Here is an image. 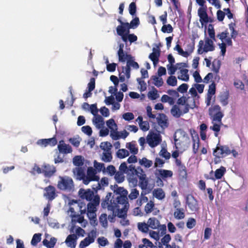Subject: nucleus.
I'll list each match as a JSON object with an SVG mask.
<instances>
[{"label": "nucleus", "instance_id": "obj_1", "mask_svg": "<svg viewBox=\"0 0 248 248\" xmlns=\"http://www.w3.org/2000/svg\"><path fill=\"white\" fill-rule=\"evenodd\" d=\"M112 190L115 195H112L111 193H108L105 200L101 203L103 208H107L108 210L114 211L118 208V202L120 197H127L128 191L123 187H119L117 185L111 186Z\"/></svg>", "mask_w": 248, "mask_h": 248}, {"label": "nucleus", "instance_id": "obj_2", "mask_svg": "<svg viewBox=\"0 0 248 248\" xmlns=\"http://www.w3.org/2000/svg\"><path fill=\"white\" fill-rule=\"evenodd\" d=\"M73 172L77 179L82 180L83 183L86 185L92 181H97L99 179V176L95 175V171L93 167L88 168L86 175L81 168L76 167L73 169Z\"/></svg>", "mask_w": 248, "mask_h": 248}, {"label": "nucleus", "instance_id": "obj_3", "mask_svg": "<svg viewBox=\"0 0 248 248\" xmlns=\"http://www.w3.org/2000/svg\"><path fill=\"white\" fill-rule=\"evenodd\" d=\"M174 139L177 149L185 150L189 145L190 140L188 135L182 129H179L176 131Z\"/></svg>", "mask_w": 248, "mask_h": 248}, {"label": "nucleus", "instance_id": "obj_4", "mask_svg": "<svg viewBox=\"0 0 248 248\" xmlns=\"http://www.w3.org/2000/svg\"><path fill=\"white\" fill-rule=\"evenodd\" d=\"M58 187L61 190L67 192L73 191L74 185L72 179L67 176L60 177L58 183Z\"/></svg>", "mask_w": 248, "mask_h": 248}, {"label": "nucleus", "instance_id": "obj_5", "mask_svg": "<svg viewBox=\"0 0 248 248\" xmlns=\"http://www.w3.org/2000/svg\"><path fill=\"white\" fill-rule=\"evenodd\" d=\"M99 202L100 198L96 195L93 200L88 204L87 215L90 220H93L96 218V207L99 205Z\"/></svg>", "mask_w": 248, "mask_h": 248}, {"label": "nucleus", "instance_id": "obj_6", "mask_svg": "<svg viewBox=\"0 0 248 248\" xmlns=\"http://www.w3.org/2000/svg\"><path fill=\"white\" fill-rule=\"evenodd\" d=\"M118 209L116 210V215L120 218L126 217L129 204L127 197H120L118 202Z\"/></svg>", "mask_w": 248, "mask_h": 248}, {"label": "nucleus", "instance_id": "obj_7", "mask_svg": "<svg viewBox=\"0 0 248 248\" xmlns=\"http://www.w3.org/2000/svg\"><path fill=\"white\" fill-rule=\"evenodd\" d=\"M215 46H214L213 41L208 38L205 39L204 43L203 41L201 40L199 42L198 53L202 54L203 52H207L214 50Z\"/></svg>", "mask_w": 248, "mask_h": 248}, {"label": "nucleus", "instance_id": "obj_8", "mask_svg": "<svg viewBox=\"0 0 248 248\" xmlns=\"http://www.w3.org/2000/svg\"><path fill=\"white\" fill-rule=\"evenodd\" d=\"M97 236L96 229L91 230L87 234V236L82 240L79 243L80 248H85L93 243Z\"/></svg>", "mask_w": 248, "mask_h": 248}, {"label": "nucleus", "instance_id": "obj_9", "mask_svg": "<svg viewBox=\"0 0 248 248\" xmlns=\"http://www.w3.org/2000/svg\"><path fill=\"white\" fill-rule=\"evenodd\" d=\"M147 142L151 147H155L158 145L161 141V136L159 134L150 132L147 136Z\"/></svg>", "mask_w": 248, "mask_h": 248}, {"label": "nucleus", "instance_id": "obj_10", "mask_svg": "<svg viewBox=\"0 0 248 248\" xmlns=\"http://www.w3.org/2000/svg\"><path fill=\"white\" fill-rule=\"evenodd\" d=\"M131 67L135 69H138L139 68L138 63L134 61L133 57L127 62L126 66L123 67V73H124L128 79L130 77Z\"/></svg>", "mask_w": 248, "mask_h": 248}, {"label": "nucleus", "instance_id": "obj_11", "mask_svg": "<svg viewBox=\"0 0 248 248\" xmlns=\"http://www.w3.org/2000/svg\"><path fill=\"white\" fill-rule=\"evenodd\" d=\"M186 204L192 212H197L199 209L198 202L191 195H188L186 196Z\"/></svg>", "mask_w": 248, "mask_h": 248}, {"label": "nucleus", "instance_id": "obj_12", "mask_svg": "<svg viewBox=\"0 0 248 248\" xmlns=\"http://www.w3.org/2000/svg\"><path fill=\"white\" fill-rule=\"evenodd\" d=\"M119 169L124 172V173L127 174V177H129L135 176L137 169L133 165L127 166L126 162H123L119 166Z\"/></svg>", "mask_w": 248, "mask_h": 248}, {"label": "nucleus", "instance_id": "obj_13", "mask_svg": "<svg viewBox=\"0 0 248 248\" xmlns=\"http://www.w3.org/2000/svg\"><path fill=\"white\" fill-rule=\"evenodd\" d=\"M79 197L82 199H86L91 202L96 195H94L93 192L90 189H84L81 188L78 191Z\"/></svg>", "mask_w": 248, "mask_h": 248}, {"label": "nucleus", "instance_id": "obj_14", "mask_svg": "<svg viewBox=\"0 0 248 248\" xmlns=\"http://www.w3.org/2000/svg\"><path fill=\"white\" fill-rule=\"evenodd\" d=\"M57 143V140L54 137L49 139H40L36 142V144L42 147H46L48 145L54 146L56 145Z\"/></svg>", "mask_w": 248, "mask_h": 248}, {"label": "nucleus", "instance_id": "obj_15", "mask_svg": "<svg viewBox=\"0 0 248 248\" xmlns=\"http://www.w3.org/2000/svg\"><path fill=\"white\" fill-rule=\"evenodd\" d=\"M147 223L149 227L152 229H156L160 227L161 229L166 231V226L165 225H160L159 220L155 217L149 218L147 221Z\"/></svg>", "mask_w": 248, "mask_h": 248}, {"label": "nucleus", "instance_id": "obj_16", "mask_svg": "<svg viewBox=\"0 0 248 248\" xmlns=\"http://www.w3.org/2000/svg\"><path fill=\"white\" fill-rule=\"evenodd\" d=\"M44 190L45 192L44 194V196L47 199L52 201L56 197L55 188L54 186H49L46 187Z\"/></svg>", "mask_w": 248, "mask_h": 248}, {"label": "nucleus", "instance_id": "obj_17", "mask_svg": "<svg viewBox=\"0 0 248 248\" xmlns=\"http://www.w3.org/2000/svg\"><path fill=\"white\" fill-rule=\"evenodd\" d=\"M58 149L60 153L67 154L72 152V149L70 145L66 144L63 140H61L58 145Z\"/></svg>", "mask_w": 248, "mask_h": 248}, {"label": "nucleus", "instance_id": "obj_18", "mask_svg": "<svg viewBox=\"0 0 248 248\" xmlns=\"http://www.w3.org/2000/svg\"><path fill=\"white\" fill-rule=\"evenodd\" d=\"M78 237L77 235L71 234L67 237L65 243L66 246L70 248H75L77 245Z\"/></svg>", "mask_w": 248, "mask_h": 248}, {"label": "nucleus", "instance_id": "obj_19", "mask_svg": "<svg viewBox=\"0 0 248 248\" xmlns=\"http://www.w3.org/2000/svg\"><path fill=\"white\" fill-rule=\"evenodd\" d=\"M92 123L97 129L103 128L105 125L104 118L100 115L93 116Z\"/></svg>", "mask_w": 248, "mask_h": 248}, {"label": "nucleus", "instance_id": "obj_20", "mask_svg": "<svg viewBox=\"0 0 248 248\" xmlns=\"http://www.w3.org/2000/svg\"><path fill=\"white\" fill-rule=\"evenodd\" d=\"M207 7H200L198 11V14L200 17V22L203 24V23H207L208 22V17L206 13Z\"/></svg>", "mask_w": 248, "mask_h": 248}, {"label": "nucleus", "instance_id": "obj_21", "mask_svg": "<svg viewBox=\"0 0 248 248\" xmlns=\"http://www.w3.org/2000/svg\"><path fill=\"white\" fill-rule=\"evenodd\" d=\"M157 123L162 128H165L168 127V119L167 116L164 114H159L156 117Z\"/></svg>", "mask_w": 248, "mask_h": 248}, {"label": "nucleus", "instance_id": "obj_22", "mask_svg": "<svg viewBox=\"0 0 248 248\" xmlns=\"http://www.w3.org/2000/svg\"><path fill=\"white\" fill-rule=\"evenodd\" d=\"M129 23L126 22L123 25H119L116 28L117 33L119 35L129 33Z\"/></svg>", "mask_w": 248, "mask_h": 248}, {"label": "nucleus", "instance_id": "obj_23", "mask_svg": "<svg viewBox=\"0 0 248 248\" xmlns=\"http://www.w3.org/2000/svg\"><path fill=\"white\" fill-rule=\"evenodd\" d=\"M171 240V237L170 234H166L161 239V241L156 242L155 243V245L158 246L159 248H163V245L166 246V248H167V246L170 245L168 244L169 242Z\"/></svg>", "mask_w": 248, "mask_h": 248}, {"label": "nucleus", "instance_id": "obj_24", "mask_svg": "<svg viewBox=\"0 0 248 248\" xmlns=\"http://www.w3.org/2000/svg\"><path fill=\"white\" fill-rule=\"evenodd\" d=\"M188 70L186 69H182L177 72V78L179 79L185 81H187L189 80Z\"/></svg>", "mask_w": 248, "mask_h": 248}, {"label": "nucleus", "instance_id": "obj_25", "mask_svg": "<svg viewBox=\"0 0 248 248\" xmlns=\"http://www.w3.org/2000/svg\"><path fill=\"white\" fill-rule=\"evenodd\" d=\"M153 195L158 200H161L165 198V194L162 189L160 188H155L153 191Z\"/></svg>", "mask_w": 248, "mask_h": 248}, {"label": "nucleus", "instance_id": "obj_26", "mask_svg": "<svg viewBox=\"0 0 248 248\" xmlns=\"http://www.w3.org/2000/svg\"><path fill=\"white\" fill-rule=\"evenodd\" d=\"M175 219L180 220L185 218V210L183 208L175 209L173 213Z\"/></svg>", "mask_w": 248, "mask_h": 248}, {"label": "nucleus", "instance_id": "obj_27", "mask_svg": "<svg viewBox=\"0 0 248 248\" xmlns=\"http://www.w3.org/2000/svg\"><path fill=\"white\" fill-rule=\"evenodd\" d=\"M146 194V193L144 191H142L141 192L140 197L136 201L137 205L140 206L143 203L147 202H148V198L145 196Z\"/></svg>", "mask_w": 248, "mask_h": 248}, {"label": "nucleus", "instance_id": "obj_28", "mask_svg": "<svg viewBox=\"0 0 248 248\" xmlns=\"http://www.w3.org/2000/svg\"><path fill=\"white\" fill-rule=\"evenodd\" d=\"M70 232L71 233L75 232L76 234H75L77 235L78 238L79 236L83 237L85 233V232L83 229L79 227L77 228L74 226L71 228Z\"/></svg>", "mask_w": 248, "mask_h": 248}, {"label": "nucleus", "instance_id": "obj_29", "mask_svg": "<svg viewBox=\"0 0 248 248\" xmlns=\"http://www.w3.org/2000/svg\"><path fill=\"white\" fill-rule=\"evenodd\" d=\"M148 178L146 175L139 179V186L143 190L148 189Z\"/></svg>", "mask_w": 248, "mask_h": 248}, {"label": "nucleus", "instance_id": "obj_30", "mask_svg": "<svg viewBox=\"0 0 248 248\" xmlns=\"http://www.w3.org/2000/svg\"><path fill=\"white\" fill-rule=\"evenodd\" d=\"M189 93L191 94L192 97H193V103L191 107L193 108L195 106V101L199 98V96L198 95L196 89L194 86L190 89Z\"/></svg>", "mask_w": 248, "mask_h": 248}, {"label": "nucleus", "instance_id": "obj_31", "mask_svg": "<svg viewBox=\"0 0 248 248\" xmlns=\"http://www.w3.org/2000/svg\"><path fill=\"white\" fill-rule=\"evenodd\" d=\"M56 171L55 168L49 165H45L44 172L46 176H51Z\"/></svg>", "mask_w": 248, "mask_h": 248}, {"label": "nucleus", "instance_id": "obj_32", "mask_svg": "<svg viewBox=\"0 0 248 248\" xmlns=\"http://www.w3.org/2000/svg\"><path fill=\"white\" fill-rule=\"evenodd\" d=\"M93 167L95 171V175L97 172H100L102 171L103 172L105 170V167L103 163H99L94 160L93 162Z\"/></svg>", "mask_w": 248, "mask_h": 248}, {"label": "nucleus", "instance_id": "obj_33", "mask_svg": "<svg viewBox=\"0 0 248 248\" xmlns=\"http://www.w3.org/2000/svg\"><path fill=\"white\" fill-rule=\"evenodd\" d=\"M159 53L155 48H153V52L149 55V58L153 61L154 65H155L158 62Z\"/></svg>", "mask_w": 248, "mask_h": 248}, {"label": "nucleus", "instance_id": "obj_34", "mask_svg": "<svg viewBox=\"0 0 248 248\" xmlns=\"http://www.w3.org/2000/svg\"><path fill=\"white\" fill-rule=\"evenodd\" d=\"M96 181L97 182L96 186L93 187V189L96 190H99L102 188V186H105L108 185V180L105 177L102 178L100 182H99V179Z\"/></svg>", "mask_w": 248, "mask_h": 248}, {"label": "nucleus", "instance_id": "obj_35", "mask_svg": "<svg viewBox=\"0 0 248 248\" xmlns=\"http://www.w3.org/2000/svg\"><path fill=\"white\" fill-rule=\"evenodd\" d=\"M118 55L119 61L121 62H125V61L127 62L132 57L131 55L124 53V51H122V52H118Z\"/></svg>", "mask_w": 248, "mask_h": 248}, {"label": "nucleus", "instance_id": "obj_36", "mask_svg": "<svg viewBox=\"0 0 248 248\" xmlns=\"http://www.w3.org/2000/svg\"><path fill=\"white\" fill-rule=\"evenodd\" d=\"M151 79L153 80V83L157 87H161L163 84V80L160 77L153 76Z\"/></svg>", "mask_w": 248, "mask_h": 248}, {"label": "nucleus", "instance_id": "obj_37", "mask_svg": "<svg viewBox=\"0 0 248 248\" xmlns=\"http://www.w3.org/2000/svg\"><path fill=\"white\" fill-rule=\"evenodd\" d=\"M193 138V151L194 153L196 154L198 151L199 147V139L198 136L197 134L194 136L193 134L191 133Z\"/></svg>", "mask_w": 248, "mask_h": 248}, {"label": "nucleus", "instance_id": "obj_38", "mask_svg": "<svg viewBox=\"0 0 248 248\" xmlns=\"http://www.w3.org/2000/svg\"><path fill=\"white\" fill-rule=\"evenodd\" d=\"M171 114L176 117L178 118L182 115V108H179L177 106H174L171 109Z\"/></svg>", "mask_w": 248, "mask_h": 248}, {"label": "nucleus", "instance_id": "obj_39", "mask_svg": "<svg viewBox=\"0 0 248 248\" xmlns=\"http://www.w3.org/2000/svg\"><path fill=\"white\" fill-rule=\"evenodd\" d=\"M139 163L140 165L147 168H150L153 165L152 161L149 160L145 157H143L142 159H140Z\"/></svg>", "mask_w": 248, "mask_h": 248}, {"label": "nucleus", "instance_id": "obj_40", "mask_svg": "<svg viewBox=\"0 0 248 248\" xmlns=\"http://www.w3.org/2000/svg\"><path fill=\"white\" fill-rule=\"evenodd\" d=\"M214 155L218 158L224 157L223 146H217L214 151Z\"/></svg>", "mask_w": 248, "mask_h": 248}, {"label": "nucleus", "instance_id": "obj_41", "mask_svg": "<svg viewBox=\"0 0 248 248\" xmlns=\"http://www.w3.org/2000/svg\"><path fill=\"white\" fill-rule=\"evenodd\" d=\"M124 172L119 170V171L116 172L115 173V179L118 183L123 182L124 180Z\"/></svg>", "mask_w": 248, "mask_h": 248}, {"label": "nucleus", "instance_id": "obj_42", "mask_svg": "<svg viewBox=\"0 0 248 248\" xmlns=\"http://www.w3.org/2000/svg\"><path fill=\"white\" fill-rule=\"evenodd\" d=\"M43 243L44 245L46 246L47 248H52L56 243V239L54 237H52L50 239V241L47 239H44Z\"/></svg>", "mask_w": 248, "mask_h": 248}, {"label": "nucleus", "instance_id": "obj_43", "mask_svg": "<svg viewBox=\"0 0 248 248\" xmlns=\"http://www.w3.org/2000/svg\"><path fill=\"white\" fill-rule=\"evenodd\" d=\"M154 206V202L151 200L149 202H148L145 205L144 207V211L146 214L150 213L153 211Z\"/></svg>", "mask_w": 248, "mask_h": 248}, {"label": "nucleus", "instance_id": "obj_44", "mask_svg": "<svg viewBox=\"0 0 248 248\" xmlns=\"http://www.w3.org/2000/svg\"><path fill=\"white\" fill-rule=\"evenodd\" d=\"M220 103L223 106L228 104V93L226 92L222 93L219 96Z\"/></svg>", "mask_w": 248, "mask_h": 248}, {"label": "nucleus", "instance_id": "obj_45", "mask_svg": "<svg viewBox=\"0 0 248 248\" xmlns=\"http://www.w3.org/2000/svg\"><path fill=\"white\" fill-rule=\"evenodd\" d=\"M138 228L140 231L143 232H147L149 227L147 222H139L138 223Z\"/></svg>", "mask_w": 248, "mask_h": 248}, {"label": "nucleus", "instance_id": "obj_46", "mask_svg": "<svg viewBox=\"0 0 248 248\" xmlns=\"http://www.w3.org/2000/svg\"><path fill=\"white\" fill-rule=\"evenodd\" d=\"M117 156L118 158H124L129 155V152L125 149H119L117 153Z\"/></svg>", "mask_w": 248, "mask_h": 248}, {"label": "nucleus", "instance_id": "obj_47", "mask_svg": "<svg viewBox=\"0 0 248 248\" xmlns=\"http://www.w3.org/2000/svg\"><path fill=\"white\" fill-rule=\"evenodd\" d=\"M106 124L108 128L111 130H116L118 129V126L114 120L112 119H109L106 122Z\"/></svg>", "mask_w": 248, "mask_h": 248}, {"label": "nucleus", "instance_id": "obj_48", "mask_svg": "<svg viewBox=\"0 0 248 248\" xmlns=\"http://www.w3.org/2000/svg\"><path fill=\"white\" fill-rule=\"evenodd\" d=\"M158 171L159 175L162 178L170 177L172 175V172L171 170L160 169Z\"/></svg>", "mask_w": 248, "mask_h": 248}, {"label": "nucleus", "instance_id": "obj_49", "mask_svg": "<svg viewBox=\"0 0 248 248\" xmlns=\"http://www.w3.org/2000/svg\"><path fill=\"white\" fill-rule=\"evenodd\" d=\"M212 126H210V129L213 130L215 132V135L216 137H217L218 134L217 133L220 131V126L222 124H218L217 122H212Z\"/></svg>", "mask_w": 248, "mask_h": 248}, {"label": "nucleus", "instance_id": "obj_50", "mask_svg": "<svg viewBox=\"0 0 248 248\" xmlns=\"http://www.w3.org/2000/svg\"><path fill=\"white\" fill-rule=\"evenodd\" d=\"M111 153L110 152H103L102 155V160L106 162H109L112 160Z\"/></svg>", "mask_w": 248, "mask_h": 248}, {"label": "nucleus", "instance_id": "obj_51", "mask_svg": "<svg viewBox=\"0 0 248 248\" xmlns=\"http://www.w3.org/2000/svg\"><path fill=\"white\" fill-rule=\"evenodd\" d=\"M226 171V169L223 167H221L219 169H217L215 171V177L217 179H220L224 175Z\"/></svg>", "mask_w": 248, "mask_h": 248}, {"label": "nucleus", "instance_id": "obj_52", "mask_svg": "<svg viewBox=\"0 0 248 248\" xmlns=\"http://www.w3.org/2000/svg\"><path fill=\"white\" fill-rule=\"evenodd\" d=\"M97 242L99 246L101 247H105L109 244L108 239L103 236L98 237Z\"/></svg>", "mask_w": 248, "mask_h": 248}, {"label": "nucleus", "instance_id": "obj_53", "mask_svg": "<svg viewBox=\"0 0 248 248\" xmlns=\"http://www.w3.org/2000/svg\"><path fill=\"white\" fill-rule=\"evenodd\" d=\"M126 147L134 155L137 154L138 152V149L136 147L135 145L132 143H127L126 145Z\"/></svg>", "mask_w": 248, "mask_h": 248}, {"label": "nucleus", "instance_id": "obj_54", "mask_svg": "<svg viewBox=\"0 0 248 248\" xmlns=\"http://www.w3.org/2000/svg\"><path fill=\"white\" fill-rule=\"evenodd\" d=\"M159 96L157 91L155 88H154L153 91H150L148 93V98L151 100H155L158 98Z\"/></svg>", "mask_w": 248, "mask_h": 248}, {"label": "nucleus", "instance_id": "obj_55", "mask_svg": "<svg viewBox=\"0 0 248 248\" xmlns=\"http://www.w3.org/2000/svg\"><path fill=\"white\" fill-rule=\"evenodd\" d=\"M112 145L110 143L108 142H102L100 145V148L105 152H110Z\"/></svg>", "mask_w": 248, "mask_h": 248}, {"label": "nucleus", "instance_id": "obj_56", "mask_svg": "<svg viewBox=\"0 0 248 248\" xmlns=\"http://www.w3.org/2000/svg\"><path fill=\"white\" fill-rule=\"evenodd\" d=\"M223 116V113L220 111H218L213 117L212 122H217L218 124H221V120Z\"/></svg>", "mask_w": 248, "mask_h": 248}, {"label": "nucleus", "instance_id": "obj_57", "mask_svg": "<svg viewBox=\"0 0 248 248\" xmlns=\"http://www.w3.org/2000/svg\"><path fill=\"white\" fill-rule=\"evenodd\" d=\"M139 196V190L136 188H132L131 190L130 193L128 195V198L130 200H133L137 199Z\"/></svg>", "mask_w": 248, "mask_h": 248}, {"label": "nucleus", "instance_id": "obj_58", "mask_svg": "<svg viewBox=\"0 0 248 248\" xmlns=\"http://www.w3.org/2000/svg\"><path fill=\"white\" fill-rule=\"evenodd\" d=\"M116 172V170L115 168L113 165H109L106 169L105 168V170L104 173H106L110 176H113L115 174Z\"/></svg>", "mask_w": 248, "mask_h": 248}, {"label": "nucleus", "instance_id": "obj_59", "mask_svg": "<svg viewBox=\"0 0 248 248\" xmlns=\"http://www.w3.org/2000/svg\"><path fill=\"white\" fill-rule=\"evenodd\" d=\"M41 234L40 233H35L33 235L31 241V244L33 246H36L38 242L41 241Z\"/></svg>", "mask_w": 248, "mask_h": 248}, {"label": "nucleus", "instance_id": "obj_60", "mask_svg": "<svg viewBox=\"0 0 248 248\" xmlns=\"http://www.w3.org/2000/svg\"><path fill=\"white\" fill-rule=\"evenodd\" d=\"M127 180L128 181L129 186L131 187H135L138 185V179L134 176L128 177Z\"/></svg>", "mask_w": 248, "mask_h": 248}, {"label": "nucleus", "instance_id": "obj_61", "mask_svg": "<svg viewBox=\"0 0 248 248\" xmlns=\"http://www.w3.org/2000/svg\"><path fill=\"white\" fill-rule=\"evenodd\" d=\"M73 162L74 165L76 166H80L83 164L81 156L77 155L74 157Z\"/></svg>", "mask_w": 248, "mask_h": 248}, {"label": "nucleus", "instance_id": "obj_62", "mask_svg": "<svg viewBox=\"0 0 248 248\" xmlns=\"http://www.w3.org/2000/svg\"><path fill=\"white\" fill-rule=\"evenodd\" d=\"M177 79L176 77L173 76L169 77L167 80V84L171 86H176L177 85Z\"/></svg>", "mask_w": 248, "mask_h": 248}, {"label": "nucleus", "instance_id": "obj_63", "mask_svg": "<svg viewBox=\"0 0 248 248\" xmlns=\"http://www.w3.org/2000/svg\"><path fill=\"white\" fill-rule=\"evenodd\" d=\"M159 155L160 156L165 158L166 159H169L170 157V154L167 150L163 148L160 151Z\"/></svg>", "mask_w": 248, "mask_h": 248}, {"label": "nucleus", "instance_id": "obj_64", "mask_svg": "<svg viewBox=\"0 0 248 248\" xmlns=\"http://www.w3.org/2000/svg\"><path fill=\"white\" fill-rule=\"evenodd\" d=\"M142 242L143 245L140 246V248H150L153 245V243L146 238H143Z\"/></svg>", "mask_w": 248, "mask_h": 248}]
</instances>
